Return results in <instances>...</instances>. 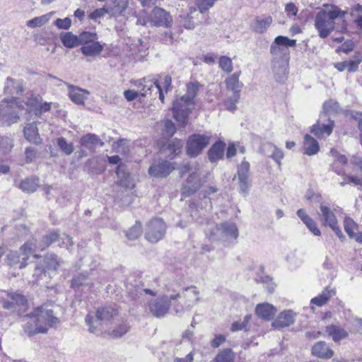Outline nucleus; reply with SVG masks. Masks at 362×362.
Instances as JSON below:
<instances>
[{"mask_svg": "<svg viewBox=\"0 0 362 362\" xmlns=\"http://www.w3.org/2000/svg\"><path fill=\"white\" fill-rule=\"evenodd\" d=\"M239 99L240 95H233L232 96L228 97L223 103L225 108L229 111L235 110L236 109V104Z\"/></svg>", "mask_w": 362, "mask_h": 362, "instance_id": "8fccbe9b", "label": "nucleus"}, {"mask_svg": "<svg viewBox=\"0 0 362 362\" xmlns=\"http://www.w3.org/2000/svg\"><path fill=\"white\" fill-rule=\"evenodd\" d=\"M117 175L119 178V185L127 188H132L134 185L132 180L129 177L128 173H127L122 165H119L117 170Z\"/></svg>", "mask_w": 362, "mask_h": 362, "instance_id": "58836bf2", "label": "nucleus"}, {"mask_svg": "<svg viewBox=\"0 0 362 362\" xmlns=\"http://www.w3.org/2000/svg\"><path fill=\"white\" fill-rule=\"evenodd\" d=\"M134 85L138 88V92L142 97L151 94L153 90H156L159 93V99L162 103L164 102V93L163 92L161 85L156 82L154 78L151 77L143 78L134 81Z\"/></svg>", "mask_w": 362, "mask_h": 362, "instance_id": "4468645a", "label": "nucleus"}, {"mask_svg": "<svg viewBox=\"0 0 362 362\" xmlns=\"http://www.w3.org/2000/svg\"><path fill=\"white\" fill-rule=\"evenodd\" d=\"M88 95V90L78 87L71 86L69 88V98L76 104H83Z\"/></svg>", "mask_w": 362, "mask_h": 362, "instance_id": "c85d7f7f", "label": "nucleus"}, {"mask_svg": "<svg viewBox=\"0 0 362 362\" xmlns=\"http://www.w3.org/2000/svg\"><path fill=\"white\" fill-rule=\"evenodd\" d=\"M272 18L270 16L265 17H257L251 25V28L255 33H264L272 23Z\"/></svg>", "mask_w": 362, "mask_h": 362, "instance_id": "393cba45", "label": "nucleus"}, {"mask_svg": "<svg viewBox=\"0 0 362 362\" xmlns=\"http://www.w3.org/2000/svg\"><path fill=\"white\" fill-rule=\"evenodd\" d=\"M219 66L221 69L227 73L233 71V62L230 57L222 56L219 58Z\"/></svg>", "mask_w": 362, "mask_h": 362, "instance_id": "49530a36", "label": "nucleus"}, {"mask_svg": "<svg viewBox=\"0 0 362 362\" xmlns=\"http://www.w3.org/2000/svg\"><path fill=\"white\" fill-rule=\"evenodd\" d=\"M346 12L334 5H326L315 16V28L321 38L327 37L334 28V20L344 21Z\"/></svg>", "mask_w": 362, "mask_h": 362, "instance_id": "20e7f679", "label": "nucleus"}, {"mask_svg": "<svg viewBox=\"0 0 362 362\" xmlns=\"http://www.w3.org/2000/svg\"><path fill=\"white\" fill-rule=\"evenodd\" d=\"M128 0H114V4H115L114 7L110 8L111 11V14H121L125 10L127 6Z\"/></svg>", "mask_w": 362, "mask_h": 362, "instance_id": "a18cd8bd", "label": "nucleus"}, {"mask_svg": "<svg viewBox=\"0 0 362 362\" xmlns=\"http://www.w3.org/2000/svg\"><path fill=\"white\" fill-rule=\"evenodd\" d=\"M334 295V290L330 288H326L317 296L313 298L310 300V303L312 305L321 307L325 305L327 303V301Z\"/></svg>", "mask_w": 362, "mask_h": 362, "instance_id": "72a5a7b5", "label": "nucleus"}, {"mask_svg": "<svg viewBox=\"0 0 362 362\" xmlns=\"http://www.w3.org/2000/svg\"><path fill=\"white\" fill-rule=\"evenodd\" d=\"M276 309L268 303L258 304L255 313L258 317L264 320H270L276 313Z\"/></svg>", "mask_w": 362, "mask_h": 362, "instance_id": "c756f323", "label": "nucleus"}, {"mask_svg": "<svg viewBox=\"0 0 362 362\" xmlns=\"http://www.w3.org/2000/svg\"><path fill=\"white\" fill-rule=\"evenodd\" d=\"M303 153L308 156H313L318 153L320 146L317 141L309 134H305L303 144Z\"/></svg>", "mask_w": 362, "mask_h": 362, "instance_id": "cd10ccee", "label": "nucleus"}, {"mask_svg": "<svg viewBox=\"0 0 362 362\" xmlns=\"http://www.w3.org/2000/svg\"><path fill=\"white\" fill-rule=\"evenodd\" d=\"M251 319V315H245V318H244V320L241 322H234L232 325H231V330L233 332H235V331H238V330H241L243 329H244L248 322Z\"/></svg>", "mask_w": 362, "mask_h": 362, "instance_id": "6e6d98bb", "label": "nucleus"}, {"mask_svg": "<svg viewBox=\"0 0 362 362\" xmlns=\"http://www.w3.org/2000/svg\"><path fill=\"white\" fill-rule=\"evenodd\" d=\"M346 183L353 184L354 185L358 186L362 185V180L358 178V177L349 176L347 178V182H342L341 183V186H344Z\"/></svg>", "mask_w": 362, "mask_h": 362, "instance_id": "338daca9", "label": "nucleus"}, {"mask_svg": "<svg viewBox=\"0 0 362 362\" xmlns=\"http://www.w3.org/2000/svg\"><path fill=\"white\" fill-rule=\"evenodd\" d=\"M297 215L313 235H321V231L317 227L316 222L307 214L304 209H300L298 210Z\"/></svg>", "mask_w": 362, "mask_h": 362, "instance_id": "b1692460", "label": "nucleus"}, {"mask_svg": "<svg viewBox=\"0 0 362 362\" xmlns=\"http://www.w3.org/2000/svg\"><path fill=\"white\" fill-rule=\"evenodd\" d=\"M38 186L39 180L37 178L25 179L23 180L19 185L20 189L28 193L35 192Z\"/></svg>", "mask_w": 362, "mask_h": 362, "instance_id": "a19ab883", "label": "nucleus"}, {"mask_svg": "<svg viewBox=\"0 0 362 362\" xmlns=\"http://www.w3.org/2000/svg\"><path fill=\"white\" fill-rule=\"evenodd\" d=\"M327 117V115L321 113L319 119L310 128V132L318 139H326L332 133L334 121Z\"/></svg>", "mask_w": 362, "mask_h": 362, "instance_id": "2eb2a0df", "label": "nucleus"}, {"mask_svg": "<svg viewBox=\"0 0 362 362\" xmlns=\"http://www.w3.org/2000/svg\"><path fill=\"white\" fill-rule=\"evenodd\" d=\"M54 25L59 29L68 30L71 25V20L69 18H57L54 21Z\"/></svg>", "mask_w": 362, "mask_h": 362, "instance_id": "4d7b16f0", "label": "nucleus"}, {"mask_svg": "<svg viewBox=\"0 0 362 362\" xmlns=\"http://www.w3.org/2000/svg\"><path fill=\"white\" fill-rule=\"evenodd\" d=\"M156 82L161 85L163 92L165 93L170 90L171 87L172 78L169 75H165L163 77H160V80H155Z\"/></svg>", "mask_w": 362, "mask_h": 362, "instance_id": "5fc2aeb1", "label": "nucleus"}, {"mask_svg": "<svg viewBox=\"0 0 362 362\" xmlns=\"http://www.w3.org/2000/svg\"><path fill=\"white\" fill-rule=\"evenodd\" d=\"M226 341V337L221 334H216L214 339L211 341V345L214 348L218 347Z\"/></svg>", "mask_w": 362, "mask_h": 362, "instance_id": "0e129e2a", "label": "nucleus"}, {"mask_svg": "<svg viewBox=\"0 0 362 362\" xmlns=\"http://www.w3.org/2000/svg\"><path fill=\"white\" fill-rule=\"evenodd\" d=\"M60 40L63 45L67 48H72L80 45V35L77 37L71 33H62Z\"/></svg>", "mask_w": 362, "mask_h": 362, "instance_id": "c9c22d12", "label": "nucleus"}, {"mask_svg": "<svg viewBox=\"0 0 362 362\" xmlns=\"http://www.w3.org/2000/svg\"><path fill=\"white\" fill-rule=\"evenodd\" d=\"M249 170L250 164L246 161H243L238 168L240 188L243 192H247L251 185Z\"/></svg>", "mask_w": 362, "mask_h": 362, "instance_id": "412c9836", "label": "nucleus"}, {"mask_svg": "<svg viewBox=\"0 0 362 362\" xmlns=\"http://www.w3.org/2000/svg\"><path fill=\"white\" fill-rule=\"evenodd\" d=\"M119 317L115 308L106 306L98 309L95 320L92 315H88L86 317V322L89 326V331L95 333L98 325H105L106 327H109Z\"/></svg>", "mask_w": 362, "mask_h": 362, "instance_id": "0eeeda50", "label": "nucleus"}, {"mask_svg": "<svg viewBox=\"0 0 362 362\" xmlns=\"http://www.w3.org/2000/svg\"><path fill=\"white\" fill-rule=\"evenodd\" d=\"M58 238L59 235L57 233H51L43 238L42 244L39 247L37 246L34 239L28 240L20 248L18 252H10L6 256V262L11 267L23 269L26 266L25 262L33 251L37 248L41 250H44L57 240Z\"/></svg>", "mask_w": 362, "mask_h": 362, "instance_id": "7ed1b4c3", "label": "nucleus"}, {"mask_svg": "<svg viewBox=\"0 0 362 362\" xmlns=\"http://www.w3.org/2000/svg\"><path fill=\"white\" fill-rule=\"evenodd\" d=\"M286 262L290 269H296L303 264V259L294 252L288 254L286 257Z\"/></svg>", "mask_w": 362, "mask_h": 362, "instance_id": "79ce46f5", "label": "nucleus"}, {"mask_svg": "<svg viewBox=\"0 0 362 362\" xmlns=\"http://www.w3.org/2000/svg\"><path fill=\"white\" fill-rule=\"evenodd\" d=\"M198 89V83H189L186 85V95L174 101L173 112L174 118L180 124H186L188 115L194 107V99L197 94Z\"/></svg>", "mask_w": 362, "mask_h": 362, "instance_id": "39448f33", "label": "nucleus"}, {"mask_svg": "<svg viewBox=\"0 0 362 362\" xmlns=\"http://www.w3.org/2000/svg\"><path fill=\"white\" fill-rule=\"evenodd\" d=\"M182 148V142L181 140L175 139L168 146V150L173 154L172 158L179 154Z\"/></svg>", "mask_w": 362, "mask_h": 362, "instance_id": "864d4df0", "label": "nucleus"}, {"mask_svg": "<svg viewBox=\"0 0 362 362\" xmlns=\"http://www.w3.org/2000/svg\"><path fill=\"white\" fill-rule=\"evenodd\" d=\"M285 11L288 16H296L298 9L293 3H288L286 5Z\"/></svg>", "mask_w": 362, "mask_h": 362, "instance_id": "052dcab7", "label": "nucleus"}, {"mask_svg": "<svg viewBox=\"0 0 362 362\" xmlns=\"http://www.w3.org/2000/svg\"><path fill=\"white\" fill-rule=\"evenodd\" d=\"M217 0H197L196 4L201 13L208 11L213 7Z\"/></svg>", "mask_w": 362, "mask_h": 362, "instance_id": "603ef678", "label": "nucleus"}, {"mask_svg": "<svg viewBox=\"0 0 362 362\" xmlns=\"http://www.w3.org/2000/svg\"><path fill=\"white\" fill-rule=\"evenodd\" d=\"M80 45L81 52L88 57L99 55L103 49L98 38L96 33L83 32L80 34Z\"/></svg>", "mask_w": 362, "mask_h": 362, "instance_id": "1a4fd4ad", "label": "nucleus"}, {"mask_svg": "<svg viewBox=\"0 0 362 362\" xmlns=\"http://www.w3.org/2000/svg\"><path fill=\"white\" fill-rule=\"evenodd\" d=\"M124 96L127 101H133L138 97L141 96L137 91L133 90H127L124 92Z\"/></svg>", "mask_w": 362, "mask_h": 362, "instance_id": "680f3d73", "label": "nucleus"}, {"mask_svg": "<svg viewBox=\"0 0 362 362\" xmlns=\"http://www.w3.org/2000/svg\"><path fill=\"white\" fill-rule=\"evenodd\" d=\"M54 12H49L41 16L35 17L30 21H28L26 25L28 28H35L42 27L47 23L51 19Z\"/></svg>", "mask_w": 362, "mask_h": 362, "instance_id": "e433bc0d", "label": "nucleus"}, {"mask_svg": "<svg viewBox=\"0 0 362 362\" xmlns=\"http://www.w3.org/2000/svg\"><path fill=\"white\" fill-rule=\"evenodd\" d=\"M320 219L322 225L332 228L339 238L343 237V233L338 225V221L334 214L335 210L332 209L327 204L324 202L320 204Z\"/></svg>", "mask_w": 362, "mask_h": 362, "instance_id": "ddd939ff", "label": "nucleus"}, {"mask_svg": "<svg viewBox=\"0 0 362 362\" xmlns=\"http://www.w3.org/2000/svg\"><path fill=\"white\" fill-rule=\"evenodd\" d=\"M175 169L174 163L165 160H156L150 166L148 173L153 177H165Z\"/></svg>", "mask_w": 362, "mask_h": 362, "instance_id": "a211bd4d", "label": "nucleus"}, {"mask_svg": "<svg viewBox=\"0 0 362 362\" xmlns=\"http://www.w3.org/2000/svg\"><path fill=\"white\" fill-rule=\"evenodd\" d=\"M106 13H111L109 7H103L101 8L95 9L89 14V18L95 21L103 18Z\"/></svg>", "mask_w": 362, "mask_h": 362, "instance_id": "3c124183", "label": "nucleus"}, {"mask_svg": "<svg viewBox=\"0 0 362 362\" xmlns=\"http://www.w3.org/2000/svg\"><path fill=\"white\" fill-rule=\"evenodd\" d=\"M235 354L230 349L220 351L212 362H233Z\"/></svg>", "mask_w": 362, "mask_h": 362, "instance_id": "ea45409f", "label": "nucleus"}, {"mask_svg": "<svg viewBox=\"0 0 362 362\" xmlns=\"http://www.w3.org/2000/svg\"><path fill=\"white\" fill-rule=\"evenodd\" d=\"M59 240H62V243H59V245L61 247H68L69 245H72V239L71 237L63 235L62 237L59 238Z\"/></svg>", "mask_w": 362, "mask_h": 362, "instance_id": "774afa93", "label": "nucleus"}, {"mask_svg": "<svg viewBox=\"0 0 362 362\" xmlns=\"http://www.w3.org/2000/svg\"><path fill=\"white\" fill-rule=\"evenodd\" d=\"M182 296L185 299V305L191 308L200 300V293L195 286H190L182 290Z\"/></svg>", "mask_w": 362, "mask_h": 362, "instance_id": "5701e85b", "label": "nucleus"}, {"mask_svg": "<svg viewBox=\"0 0 362 362\" xmlns=\"http://www.w3.org/2000/svg\"><path fill=\"white\" fill-rule=\"evenodd\" d=\"M210 238L226 243H233L238 236V230L234 223L226 222L209 229Z\"/></svg>", "mask_w": 362, "mask_h": 362, "instance_id": "9d476101", "label": "nucleus"}, {"mask_svg": "<svg viewBox=\"0 0 362 362\" xmlns=\"http://www.w3.org/2000/svg\"><path fill=\"white\" fill-rule=\"evenodd\" d=\"M312 354L318 358H330L334 355V351L325 341H318L313 345Z\"/></svg>", "mask_w": 362, "mask_h": 362, "instance_id": "a878e982", "label": "nucleus"}, {"mask_svg": "<svg viewBox=\"0 0 362 362\" xmlns=\"http://www.w3.org/2000/svg\"><path fill=\"white\" fill-rule=\"evenodd\" d=\"M346 62L348 66V71L354 72L358 69L359 64L362 62V54L361 52H356L353 59Z\"/></svg>", "mask_w": 362, "mask_h": 362, "instance_id": "c03bdc74", "label": "nucleus"}, {"mask_svg": "<svg viewBox=\"0 0 362 362\" xmlns=\"http://www.w3.org/2000/svg\"><path fill=\"white\" fill-rule=\"evenodd\" d=\"M57 144L60 149L66 155H70L74 151V146L72 144H68L66 140L60 137L57 139Z\"/></svg>", "mask_w": 362, "mask_h": 362, "instance_id": "09e8293b", "label": "nucleus"}, {"mask_svg": "<svg viewBox=\"0 0 362 362\" xmlns=\"http://www.w3.org/2000/svg\"><path fill=\"white\" fill-rule=\"evenodd\" d=\"M338 107L337 103L333 101V100H329L324 103L323 108H324V112L327 115V113L335 110Z\"/></svg>", "mask_w": 362, "mask_h": 362, "instance_id": "bf43d9fd", "label": "nucleus"}, {"mask_svg": "<svg viewBox=\"0 0 362 362\" xmlns=\"http://www.w3.org/2000/svg\"><path fill=\"white\" fill-rule=\"evenodd\" d=\"M48 303L37 307L31 315L24 317L26 324L24 329L29 335L45 333L49 328L57 325L59 319L53 315V310Z\"/></svg>", "mask_w": 362, "mask_h": 362, "instance_id": "f03ea898", "label": "nucleus"}, {"mask_svg": "<svg viewBox=\"0 0 362 362\" xmlns=\"http://www.w3.org/2000/svg\"><path fill=\"white\" fill-rule=\"evenodd\" d=\"M44 266H37L33 276H37V279H41L42 276H45L47 272L51 276L50 272H53L57 270V267L59 266V262L57 260V257L54 255H49L45 257Z\"/></svg>", "mask_w": 362, "mask_h": 362, "instance_id": "aec40b11", "label": "nucleus"}, {"mask_svg": "<svg viewBox=\"0 0 362 362\" xmlns=\"http://www.w3.org/2000/svg\"><path fill=\"white\" fill-rule=\"evenodd\" d=\"M141 223H136L127 232V237L129 240H135L141 235Z\"/></svg>", "mask_w": 362, "mask_h": 362, "instance_id": "de8ad7c7", "label": "nucleus"}, {"mask_svg": "<svg viewBox=\"0 0 362 362\" xmlns=\"http://www.w3.org/2000/svg\"><path fill=\"white\" fill-rule=\"evenodd\" d=\"M320 336H328L331 337L334 342H339L346 339L349 336V333L345 329L338 325H330L326 327L325 332H315L312 335L313 338H317Z\"/></svg>", "mask_w": 362, "mask_h": 362, "instance_id": "6ab92c4d", "label": "nucleus"}, {"mask_svg": "<svg viewBox=\"0 0 362 362\" xmlns=\"http://www.w3.org/2000/svg\"><path fill=\"white\" fill-rule=\"evenodd\" d=\"M354 44L352 41L349 40L345 42L339 48V51H341L346 54L350 52L354 49Z\"/></svg>", "mask_w": 362, "mask_h": 362, "instance_id": "69168bd1", "label": "nucleus"}, {"mask_svg": "<svg viewBox=\"0 0 362 362\" xmlns=\"http://www.w3.org/2000/svg\"><path fill=\"white\" fill-rule=\"evenodd\" d=\"M80 144L86 148H93L98 144L103 145V142L100 141L98 136L93 134H88L84 135L80 140Z\"/></svg>", "mask_w": 362, "mask_h": 362, "instance_id": "4c0bfd02", "label": "nucleus"}, {"mask_svg": "<svg viewBox=\"0 0 362 362\" xmlns=\"http://www.w3.org/2000/svg\"><path fill=\"white\" fill-rule=\"evenodd\" d=\"M240 71L235 72L228 76L225 82L228 90L231 91L233 95H240L243 84L239 81Z\"/></svg>", "mask_w": 362, "mask_h": 362, "instance_id": "bb28decb", "label": "nucleus"}, {"mask_svg": "<svg viewBox=\"0 0 362 362\" xmlns=\"http://www.w3.org/2000/svg\"><path fill=\"white\" fill-rule=\"evenodd\" d=\"M226 144L222 141L215 143L208 152L209 158L211 162H216L222 158Z\"/></svg>", "mask_w": 362, "mask_h": 362, "instance_id": "f704fd0d", "label": "nucleus"}, {"mask_svg": "<svg viewBox=\"0 0 362 362\" xmlns=\"http://www.w3.org/2000/svg\"><path fill=\"white\" fill-rule=\"evenodd\" d=\"M163 131L165 135L172 136L175 132V124L171 120H165Z\"/></svg>", "mask_w": 362, "mask_h": 362, "instance_id": "13d9d810", "label": "nucleus"}, {"mask_svg": "<svg viewBox=\"0 0 362 362\" xmlns=\"http://www.w3.org/2000/svg\"><path fill=\"white\" fill-rule=\"evenodd\" d=\"M180 173L182 175L185 173L189 174L186 181L183 184L182 195L188 196L195 192L202 183L201 173L197 165H184L180 168Z\"/></svg>", "mask_w": 362, "mask_h": 362, "instance_id": "6e6552de", "label": "nucleus"}, {"mask_svg": "<svg viewBox=\"0 0 362 362\" xmlns=\"http://www.w3.org/2000/svg\"><path fill=\"white\" fill-rule=\"evenodd\" d=\"M173 22L170 15L160 8H155L150 17L143 18L139 16L137 24L146 25L151 23L155 26L169 27Z\"/></svg>", "mask_w": 362, "mask_h": 362, "instance_id": "9b49d317", "label": "nucleus"}, {"mask_svg": "<svg viewBox=\"0 0 362 362\" xmlns=\"http://www.w3.org/2000/svg\"><path fill=\"white\" fill-rule=\"evenodd\" d=\"M8 296L11 301L4 302L3 305L4 308L16 310V307H25L27 300L24 296L13 293L8 294Z\"/></svg>", "mask_w": 362, "mask_h": 362, "instance_id": "2f4dec72", "label": "nucleus"}, {"mask_svg": "<svg viewBox=\"0 0 362 362\" xmlns=\"http://www.w3.org/2000/svg\"><path fill=\"white\" fill-rule=\"evenodd\" d=\"M165 232V224L160 218L152 219L146 226L145 238L149 242L156 243L163 238Z\"/></svg>", "mask_w": 362, "mask_h": 362, "instance_id": "dca6fc26", "label": "nucleus"}, {"mask_svg": "<svg viewBox=\"0 0 362 362\" xmlns=\"http://www.w3.org/2000/svg\"><path fill=\"white\" fill-rule=\"evenodd\" d=\"M25 138L31 143L39 144L41 142V138L38 133V129L37 127V123L28 124L23 129Z\"/></svg>", "mask_w": 362, "mask_h": 362, "instance_id": "7c9ffc66", "label": "nucleus"}, {"mask_svg": "<svg viewBox=\"0 0 362 362\" xmlns=\"http://www.w3.org/2000/svg\"><path fill=\"white\" fill-rule=\"evenodd\" d=\"M296 45V40H291L285 36L279 35L274 39L270 47L274 67L279 66L284 71L286 70L290 54L288 47H294Z\"/></svg>", "mask_w": 362, "mask_h": 362, "instance_id": "423d86ee", "label": "nucleus"}, {"mask_svg": "<svg viewBox=\"0 0 362 362\" xmlns=\"http://www.w3.org/2000/svg\"><path fill=\"white\" fill-rule=\"evenodd\" d=\"M272 148L273 153L272 154V157L279 165L281 160L284 157V153L280 149L277 148L276 146H272Z\"/></svg>", "mask_w": 362, "mask_h": 362, "instance_id": "e2e57ef3", "label": "nucleus"}, {"mask_svg": "<svg viewBox=\"0 0 362 362\" xmlns=\"http://www.w3.org/2000/svg\"><path fill=\"white\" fill-rule=\"evenodd\" d=\"M180 294H177L175 296H171L170 298L165 296L153 300L149 305L151 313L157 317L164 316L170 308V300H174L177 297H180Z\"/></svg>", "mask_w": 362, "mask_h": 362, "instance_id": "f3484780", "label": "nucleus"}, {"mask_svg": "<svg viewBox=\"0 0 362 362\" xmlns=\"http://www.w3.org/2000/svg\"><path fill=\"white\" fill-rule=\"evenodd\" d=\"M110 326L111 327H109L112 329V334L115 337H122L126 334L129 329V326L122 317H119L117 320L113 322Z\"/></svg>", "mask_w": 362, "mask_h": 362, "instance_id": "473e14b6", "label": "nucleus"}, {"mask_svg": "<svg viewBox=\"0 0 362 362\" xmlns=\"http://www.w3.org/2000/svg\"><path fill=\"white\" fill-rule=\"evenodd\" d=\"M23 91V83L20 80L7 78L4 92L11 95V99H4L0 103V124L11 125L16 123L19 119V115L25 110L28 114L40 115L49 111L52 107H57L56 103L44 102L40 96H32L28 101L23 104L17 98Z\"/></svg>", "mask_w": 362, "mask_h": 362, "instance_id": "f257e3e1", "label": "nucleus"}, {"mask_svg": "<svg viewBox=\"0 0 362 362\" xmlns=\"http://www.w3.org/2000/svg\"><path fill=\"white\" fill-rule=\"evenodd\" d=\"M210 136L206 134H194L187 141V154L196 157L209 145Z\"/></svg>", "mask_w": 362, "mask_h": 362, "instance_id": "f8f14e48", "label": "nucleus"}, {"mask_svg": "<svg viewBox=\"0 0 362 362\" xmlns=\"http://www.w3.org/2000/svg\"><path fill=\"white\" fill-rule=\"evenodd\" d=\"M296 313L292 310H285L281 312L272 322V327L275 328H283L293 324Z\"/></svg>", "mask_w": 362, "mask_h": 362, "instance_id": "4be33fe9", "label": "nucleus"}, {"mask_svg": "<svg viewBox=\"0 0 362 362\" xmlns=\"http://www.w3.org/2000/svg\"><path fill=\"white\" fill-rule=\"evenodd\" d=\"M344 227L346 233L349 237L353 236L354 233L358 230V224L350 217H345Z\"/></svg>", "mask_w": 362, "mask_h": 362, "instance_id": "37998d69", "label": "nucleus"}]
</instances>
